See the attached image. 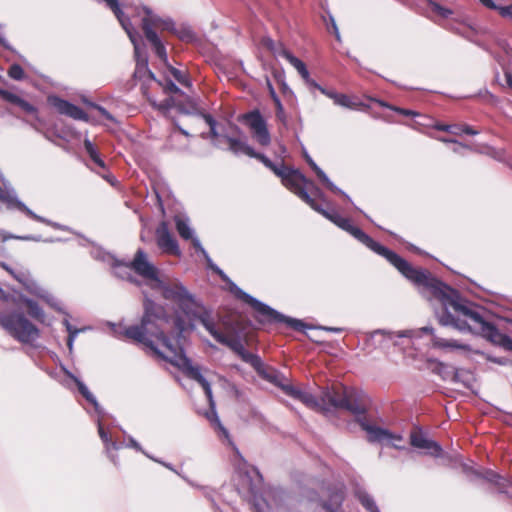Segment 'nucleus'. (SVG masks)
Returning a JSON list of instances; mask_svg holds the SVG:
<instances>
[{
    "label": "nucleus",
    "instance_id": "nucleus-1",
    "mask_svg": "<svg viewBox=\"0 0 512 512\" xmlns=\"http://www.w3.org/2000/svg\"><path fill=\"white\" fill-rule=\"evenodd\" d=\"M143 306L144 313L139 325L122 327L115 323H109L113 329L114 336L117 338L126 337L145 345L153 354L170 362L187 376L197 381L203 388L211 408L206 413L207 419L213 425L218 437L225 439L239 453L230 438L228 430L222 425L217 415L210 383L202 375L200 368L192 365L191 360L184 352L182 344L184 340L183 333L188 327L194 329V321H199L216 341L221 337L223 333L217 329L212 310L206 308L199 301V306L193 307V311L186 315L189 319L188 324L179 315L175 317L169 316L163 306L157 304L146 295Z\"/></svg>",
    "mask_w": 512,
    "mask_h": 512
},
{
    "label": "nucleus",
    "instance_id": "nucleus-2",
    "mask_svg": "<svg viewBox=\"0 0 512 512\" xmlns=\"http://www.w3.org/2000/svg\"><path fill=\"white\" fill-rule=\"evenodd\" d=\"M423 297L437 299L442 312L438 314V322L444 327H453L460 332L486 333L496 337L503 348L512 351V338L500 333L497 328L486 321L481 307L466 300L451 286L434 277L430 272L418 287Z\"/></svg>",
    "mask_w": 512,
    "mask_h": 512
},
{
    "label": "nucleus",
    "instance_id": "nucleus-3",
    "mask_svg": "<svg viewBox=\"0 0 512 512\" xmlns=\"http://www.w3.org/2000/svg\"><path fill=\"white\" fill-rule=\"evenodd\" d=\"M301 178V180H296V178H293L291 183H285L284 186L290 189L313 210L317 211L336 226L352 235L357 241L365 245L376 254L384 257L406 279L411 281L417 287H419L423 280L427 278V274L429 273L428 270L413 267L397 253L374 241L368 234H366L360 228L354 226L348 218L341 216L336 210H327L317 204L311 195L301 187V185L306 182V177L302 174Z\"/></svg>",
    "mask_w": 512,
    "mask_h": 512
},
{
    "label": "nucleus",
    "instance_id": "nucleus-4",
    "mask_svg": "<svg viewBox=\"0 0 512 512\" xmlns=\"http://www.w3.org/2000/svg\"><path fill=\"white\" fill-rule=\"evenodd\" d=\"M326 399L330 401V412L337 409H343L357 416V422L367 433L370 442H390L392 440H401L398 435H394L387 429L370 424L363 416L365 407L350 393L333 388L332 392H327Z\"/></svg>",
    "mask_w": 512,
    "mask_h": 512
},
{
    "label": "nucleus",
    "instance_id": "nucleus-5",
    "mask_svg": "<svg viewBox=\"0 0 512 512\" xmlns=\"http://www.w3.org/2000/svg\"><path fill=\"white\" fill-rule=\"evenodd\" d=\"M422 334H430L432 336V345L434 348L442 350H469V345L459 343L456 340L445 339L435 335L434 329L431 326H425L419 329L403 330L399 332L375 330L370 333L368 340L374 348L387 349L391 346H399L400 339L402 338H419Z\"/></svg>",
    "mask_w": 512,
    "mask_h": 512
},
{
    "label": "nucleus",
    "instance_id": "nucleus-6",
    "mask_svg": "<svg viewBox=\"0 0 512 512\" xmlns=\"http://www.w3.org/2000/svg\"><path fill=\"white\" fill-rule=\"evenodd\" d=\"M231 132L228 135H222L223 139L228 143V150L234 155H246L251 158L258 159L265 167L273 171L278 177L281 178L283 185L285 183H291L292 177L296 180H301L302 173L298 170L289 168L283 163L275 164L268 157L262 153L256 152L246 140V136L243 134L241 128L237 125H231Z\"/></svg>",
    "mask_w": 512,
    "mask_h": 512
},
{
    "label": "nucleus",
    "instance_id": "nucleus-7",
    "mask_svg": "<svg viewBox=\"0 0 512 512\" xmlns=\"http://www.w3.org/2000/svg\"><path fill=\"white\" fill-rule=\"evenodd\" d=\"M231 291L235 296L249 304L257 313L256 320L261 324L284 323L294 330L302 331L306 325L299 319L286 316L264 302L243 291L236 284L231 283Z\"/></svg>",
    "mask_w": 512,
    "mask_h": 512
},
{
    "label": "nucleus",
    "instance_id": "nucleus-8",
    "mask_svg": "<svg viewBox=\"0 0 512 512\" xmlns=\"http://www.w3.org/2000/svg\"><path fill=\"white\" fill-rule=\"evenodd\" d=\"M0 327L24 345L37 347L40 330L21 311L0 312Z\"/></svg>",
    "mask_w": 512,
    "mask_h": 512
},
{
    "label": "nucleus",
    "instance_id": "nucleus-9",
    "mask_svg": "<svg viewBox=\"0 0 512 512\" xmlns=\"http://www.w3.org/2000/svg\"><path fill=\"white\" fill-rule=\"evenodd\" d=\"M252 507L255 512H271L273 507L295 512H303L301 504L303 499H298L280 488H274L266 493L265 497L258 496L256 486L250 488Z\"/></svg>",
    "mask_w": 512,
    "mask_h": 512
},
{
    "label": "nucleus",
    "instance_id": "nucleus-10",
    "mask_svg": "<svg viewBox=\"0 0 512 512\" xmlns=\"http://www.w3.org/2000/svg\"><path fill=\"white\" fill-rule=\"evenodd\" d=\"M153 289L160 290L162 297L176 304L185 315L191 313L193 307L199 306V300L179 280H160Z\"/></svg>",
    "mask_w": 512,
    "mask_h": 512
},
{
    "label": "nucleus",
    "instance_id": "nucleus-11",
    "mask_svg": "<svg viewBox=\"0 0 512 512\" xmlns=\"http://www.w3.org/2000/svg\"><path fill=\"white\" fill-rule=\"evenodd\" d=\"M266 45L276 56L286 59L298 71L301 77L305 79L312 87L318 89L323 95L332 99L334 103L336 102L339 93L333 89L324 88L321 85H319L316 81L311 80L309 78V71L303 61L294 56L282 44L276 45L274 41L271 39L267 40Z\"/></svg>",
    "mask_w": 512,
    "mask_h": 512
},
{
    "label": "nucleus",
    "instance_id": "nucleus-12",
    "mask_svg": "<svg viewBox=\"0 0 512 512\" xmlns=\"http://www.w3.org/2000/svg\"><path fill=\"white\" fill-rule=\"evenodd\" d=\"M124 30L134 47V57L136 61L133 74L134 78L138 80L148 78L157 81L154 73L148 68V59L140 34L135 30L133 25L124 28Z\"/></svg>",
    "mask_w": 512,
    "mask_h": 512
},
{
    "label": "nucleus",
    "instance_id": "nucleus-13",
    "mask_svg": "<svg viewBox=\"0 0 512 512\" xmlns=\"http://www.w3.org/2000/svg\"><path fill=\"white\" fill-rule=\"evenodd\" d=\"M130 267L137 275L147 281L151 289L161 280L157 267L148 260L147 254L142 249L137 250L133 260L130 262Z\"/></svg>",
    "mask_w": 512,
    "mask_h": 512
},
{
    "label": "nucleus",
    "instance_id": "nucleus-14",
    "mask_svg": "<svg viewBox=\"0 0 512 512\" xmlns=\"http://www.w3.org/2000/svg\"><path fill=\"white\" fill-rule=\"evenodd\" d=\"M145 15L142 17V29L146 39L152 45L155 54L167 64L168 55L164 44L161 42L157 33L152 29V24H156L159 20L154 13L147 7H143Z\"/></svg>",
    "mask_w": 512,
    "mask_h": 512
},
{
    "label": "nucleus",
    "instance_id": "nucleus-15",
    "mask_svg": "<svg viewBox=\"0 0 512 512\" xmlns=\"http://www.w3.org/2000/svg\"><path fill=\"white\" fill-rule=\"evenodd\" d=\"M242 119L248 125L253 138L262 146H268L271 142V136L267 128V123L259 110L250 111L242 116Z\"/></svg>",
    "mask_w": 512,
    "mask_h": 512
},
{
    "label": "nucleus",
    "instance_id": "nucleus-16",
    "mask_svg": "<svg viewBox=\"0 0 512 512\" xmlns=\"http://www.w3.org/2000/svg\"><path fill=\"white\" fill-rule=\"evenodd\" d=\"M150 104L158 109L163 114L169 112L170 109L176 108L182 114H196L197 105L194 99L189 96H185V100H180L174 96H169L161 102L149 98Z\"/></svg>",
    "mask_w": 512,
    "mask_h": 512
},
{
    "label": "nucleus",
    "instance_id": "nucleus-17",
    "mask_svg": "<svg viewBox=\"0 0 512 512\" xmlns=\"http://www.w3.org/2000/svg\"><path fill=\"white\" fill-rule=\"evenodd\" d=\"M345 499L344 486L337 485L330 489L329 499L327 502L315 501L314 498L307 500V503L313 509V512H339Z\"/></svg>",
    "mask_w": 512,
    "mask_h": 512
},
{
    "label": "nucleus",
    "instance_id": "nucleus-18",
    "mask_svg": "<svg viewBox=\"0 0 512 512\" xmlns=\"http://www.w3.org/2000/svg\"><path fill=\"white\" fill-rule=\"evenodd\" d=\"M217 342L229 347L244 362L249 363L254 368L258 369L262 365L261 358L258 355L247 351L239 338H231L223 333Z\"/></svg>",
    "mask_w": 512,
    "mask_h": 512
},
{
    "label": "nucleus",
    "instance_id": "nucleus-19",
    "mask_svg": "<svg viewBox=\"0 0 512 512\" xmlns=\"http://www.w3.org/2000/svg\"><path fill=\"white\" fill-rule=\"evenodd\" d=\"M156 243L159 249L165 254L174 256L181 255L178 242L169 231L165 222H162L156 229Z\"/></svg>",
    "mask_w": 512,
    "mask_h": 512
},
{
    "label": "nucleus",
    "instance_id": "nucleus-20",
    "mask_svg": "<svg viewBox=\"0 0 512 512\" xmlns=\"http://www.w3.org/2000/svg\"><path fill=\"white\" fill-rule=\"evenodd\" d=\"M439 373L442 375L444 380L451 377V381L454 383L462 384L464 388H472L474 383L473 374L465 369H457L443 363L439 364Z\"/></svg>",
    "mask_w": 512,
    "mask_h": 512
},
{
    "label": "nucleus",
    "instance_id": "nucleus-21",
    "mask_svg": "<svg viewBox=\"0 0 512 512\" xmlns=\"http://www.w3.org/2000/svg\"><path fill=\"white\" fill-rule=\"evenodd\" d=\"M474 475L495 485L500 493L512 495V481L490 469L474 470Z\"/></svg>",
    "mask_w": 512,
    "mask_h": 512
},
{
    "label": "nucleus",
    "instance_id": "nucleus-22",
    "mask_svg": "<svg viewBox=\"0 0 512 512\" xmlns=\"http://www.w3.org/2000/svg\"><path fill=\"white\" fill-rule=\"evenodd\" d=\"M50 104L60 113L66 116H69L75 120H83L87 121V114L80 107L70 103L67 100L61 99L59 97H50Z\"/></svg>",
    "mask_w": 512,
    "mask_h": 512
},
{
    "label": "nucleus",
    "instance_id": "nucleus-23",
    "mask_svg": "<svg viewBox=\"0 0 512 512\" xmlns=\"http://www.w3.org/2000/svg\"><path fill=\"white\" fill-rule=\"evenodd\" d=\"M333 387H322L319 397L307 392L303 404L310 409L321 411L325 414L330 412V401L326 399L327 392H332Z\"/></svg>",
    "mask_w": 512,
    "mask_h": 512
},
{
    "label": "nucleus",
    "instance_id": "nucleus-24",
    "mask_svg": "<svg viewBox=\"0 0 512 512\" xmlns=\"http://www.w3.org/2000/svg\"><path fill=\"white\" fill-rule=\"evenodd\" d=\"M62 370L69 378H71L76 383L80 394L94 407V410L97 413V415L100 417H104V409L100 406L96 397L90 392L88 387L65 367H62Z\"/></svg>",
    "mask_w": 512,
    "mask_h": 512
},
{
    "label": "nucleus",
    "instance_id": "nucleus-25",
    "mask_svg": "<svg viewBox=\"0 0 512 512\" xmlns=\"http://www.w3.org/2000/svg\"><path fill=\"white\" fill-rule=\"evenodd\" d=\"M410 438L412 446L419 449H424L427 451L428 454L434 457L441 456L443 450L442 447L437 442L426 438L421 433H412Z\"/></svg>",
    "mask_w": 512,
    "mask_h": 512
},
{
    "label": "nucleus",
    "instance_id": "nucleus-26",
    "mask_svg": "<svg viewBox=\"0 0 512 512\" xmlns=\"http://www.w3.org/2000/svg\"><path fill=\"white\" fill-rule=\"evenodd\" d=\"M2 267L7 270L18 282H20L28 292L37 297H46L42 292L43 289L27 274L26 272H15L10 269L5 263Z\"/></svg>",
    "mask_w": 512,
    "mask_h": 512
},
{
    "label": "nucleus",
    "instance_id": "nucleus-27",
    "mask_svg": "<svg viewBox=\"0 0 512 512\" xmlns=\"http://www.w3.org/2000/svg\"><path fill=\"white\" fill-rule=\"evenodd\" d=\"M199 115L204 119V121L210 127L209 133H201V137L203 139L212 138V140H213L212 144L215 147L222 149L221 140H224L222 135H228L229 133L228 132H218L217 121L214 119V117L212 115L207 114V113H202V112L199 113Z\"/></svg>",
    "mask_w": 512,
    "mask_h": 512
},
{
    "label": "nucleus",
    "instance_id": "nucleus-28",
    "mask_svg": "<svg viewBox=\"0 0 512 512\" xmlns=\"http://www.w3.org/2000/svg\"><path fill=\"white\" fill-rule=\"evenodd\" d=\"M305 159L312 170L316 173L319 180L332 192L338 193L345 197L348 201H351V198L348 194H346L343 190L338 188L326 175V173L314 162V160L308 155H305Z\"/></svg>",
    "mask_w": 512,
    "mask_h": 512
},
{
    "label": "nucleus",
    "instance_id": "nucleus-29",
    "mask_svg": "<svg viewBox=\"0 0 512 512\" xmlns=\"http://www.w3.org/2000/svg\"><path fill=\"white\" fill-rule=\"evenodd\" d=\"M115 264H110V266L114 270V275L120 279L127 280L128 282L136 285L141 286L142 282L138 280L135 276L132 275L130 262H122L119 259L116 258Z\"/></svg>",
    "mask_w": 512,
    "mask_h": 512
},
{
    "label": "nucleus",
    "instance_id": "nucleus-30",
    "mask_svg": "<svg viewBox=\"0 0 512 512\" xmlns=\"http://www.w3.org/2000/svg\"><path fill=\"white\" fill-rule=\"evenodd\" d=\"M16 205L20 208V212L21 213H23L27 217H29V218L37 221V222L44 223V224H46L48 226H51V227H53L55 229L64 230V231L68 230L67 226H64V225L59 224L57 222L51 221V220H49V219H47L45 217L37 215L30 208H28L24 202H16Z\"/></svg>",
    "mask_w": 512,
    "mask_h": 512
},
{
    "label": "nucleus",
    "instance_id": "nucleus-31",
    "mask_svg": "<svg viewBox=\"0 0 512 512\" xmlns=\"http://www.w3.org/2000/svg\"><path fill=\"white\" fill-rule=\"evenodd\" d=\"M264 379L279 387L285 393V387H290L291 383L288 378L275 369H268L262 373Z\"/></svg>",
    "mask_w": 512,
    "mask_h": 512
},
{
    "label": "nucleus",
    "instance_id": "nucleus-32",
    "mask_svg": "<svg viewBox=\"0 0 512 512\" xmlns=\"http://www.w3.org/2000/svg\"><path fill=\"white\" fill-rule=\"evenodd\" d=\"M355 496L367 512H381L374 497L363 488L355 489Z\"/></svg>",
    "mask_w": 512,
    "mask_h": 512
},
{
    "label": "nucleus",
    "instance_id": "nucleus-33",
    "mask_svg": "<svg viewBox=\"0 0 512 512\" xmlns=\"http://www.w3.org/2000/svg\"><path fill=\"white\" fill-rule=\"evenodd\" d=\"M175 226L177 229V232L183 238L184 240H191L195 237V231L190 226V222L188 217L183 215H176L174 217Z\"/></svg>",
    "mask_w": 512,
    "mask_h": 512
},
{
    "label": "nucleus",
    "instance_id": "nucleus-34",
    "mask_svg": "<svg viewBox=\"0 0 512 512\" xmlns=\"http://www.w3.org/2000/svg\"><path fill=\"white\" fill-rule=\"evenodd\" d=\"M20 302L23 303L27 307L28 315L34 320L44 323L45 322V313L43 309L39 306V304L25 296H21Z\"/></svg>",
    "mask_w": 512,
    "mask_h": 512
},
{
    "label": "nucleus",
    "instance_id": "nucleus-35",
    "mask_svg": "<svg viewBox=\"0 0 512 512\" xmlns=\"http://www.w3.org/2000/svg\"><path fill=\"white\" fill-rule=\"evenodd\" d=\"M0 201L4 202L8 210H15L20 212V208L16 202H22L14 189L3 191L0 187Z\"/></svg>",
    "mask_w": 512,
    "mask_h": 512
},
{
    "label": "nucleus",
    "instance_id": "nucleus-36",
    "mask_svg": "<svg viewBox=\"0 0 512 512\" xmlns=\"http://www.w3.org/2000/svg\"><path fill=\"white\" fill-rule=\"evenodd\" d=\"M98 417H99L98 420H97L98 433H99V436H100L101 440L105 444L106 449L108 451H109L110 447L115 449V450L120 449L121 445L118 444L117 442L112 441L111 438L109 437L108 433L104 430L103 425H102V418L103 417H100V416H98Z\"/></svg>",
    "mask_w": 512,
    "mask_h": 512
},
{
    "label": "nucleus",
    "instance_id": "nucleus-37",
    "mask_svg": "<svg viewBox=\"0 0 512 512\" xmlns=\"http://www.w3.org/2000/svg\"><path fill=\"white\" fill-rule=\"evenodd\" d=\"M91 256L99 261L105 262L108 265L115 264L116 257L110 254L109 252H106L102 250L101 248H93L91 251Z\"/></svg>",
    "mask_w": 512,
    "mask_h": 512
},
{
    "label": "nucleus",
    "instance_id": "nucleus-38",
    "mask_svg": "<svg viewBox=\"0 0 512 512\" xmlns=\"http://www.w3.org/2000/svg\"><path fill=\"white\" fill-rule=\"evenodd\" d=\"M167 69L170 72V74L173 76L175 81H177L178 83H180L181 85L186 86V87L192 86V83L185 72H183L175 67H172L171 65H167Z\"/></svg>",
    "mask_w": 512,
    "mask_h": 512
},
{
    "label": "nucleus",
    "instance_id": "nucleus-39",
    "mask_svg": "<svg viewBox=\"0 0 512 512\" xmlns=\"http://www.w3.org/2000/svg\"><path fill=\"white\" fill-rule=\"evenodd\" d=\"M484 6L490 9H496L499 11L500 15L503 17H508L512 19V4L508 6H497L493 0H479Z\"/></svg>",
    "mask_w": 512,
    "mask_h": 512
},
{
    "label": "nucleus",
    "instance_id": "nucleus-40",
    "mask_svg": "<svg viewBox=\"0 0 512 512\" xmlns=\"http://www.w3.org/2000/svg\"><path fill=\"white\" fill-rule=\"evenodd\" d=\"M485 154L490 156L491 158L495 159L496 161L504 163L506 165L510 161L505 149H497L494 147H488Z\"/></svg>",
    "mask_w": 512,
    "mask_h": 512
},
{
    "label": "nucleus",
    "instance_id": "nucleus-41",
    "mask_svg": "<svg viewBox=\"0 0 512 512\" xmlns=\"http://www.w3.org/2000/svg\"><path fill=\"white\" fill-rule=\"evenodd\" d=\"M335 105L341 106L347 109H356L363 104L360 102L353 101L348 95L339 93L336 99Z\"/></svg>",
    "mask_w": 512,
    "mask_h": 512
},
{
    "label": "nucleus",
    "instance_id": "nucleus-42",
    "mask_svg": "<svg viewBox=\"0 0 512 512\" xmlns=\"http://www.w3.org/2000/svg\"><path fill=\"white\" fill-rule=\"evenodd\" d=\"M63 324L66 327V330L68 332L67 346H68L69 351L72 352L74 341H75L77 335L82 330L77 329L74 326H72L68 319H64Z\"/></svg>",
    "mask_w": 512,
    "mask_h": 512
},
{
    "label": "nucleus",
    "instance_id": "nucleus-43",
    "mask_svg": "<svg viewBox=\"0 0 512 512\" xmlns=\"http://www.w3.org/2000/svg\"><path fill=\"white\" fill-rule=\"evenodd\" d=\"M163 87L164 92L169 94H177L185 98V93L170 79H165L164 82L157 81Z\"/></svg>",
    "mask_w": 512,
    "mask_h": 512
},
{
    "label": "nucleus",
    "instance_id": "nucleus-44",
    "mask_svg": "<svg viewBox=\"0 0 512 512\" xmlns=\"http://www.w3.org/2000/svg\"><path fill=\"white\" fill-rule=\"evenodd\" d=\"M267 86H268L269 94H270L273 102L275 103V106L277 109V116H278V118H282L284 116V107L281 103V100L278 97L273 85L271 84V82L269 80H267Z\"/></svg>",
    "mask_w": 512,
    "mask_h": 512
},
{
    "label": "nucleus",
    "instance_id": "nucleus-45",
    "mask_svg": "<svg viewBox=\"0 0 512 512\" xmlns=\"http://www.w3.org/2000/svg\"><path fill=\"white\" fill-rule=\"evenodd\" d=\"M449 28L457 34L468 37L471 34V27L464 22L451 21Z\"/></svg>",
    "mask_w": 512,
    "mask_h": 512
},
{
    "label": "nucleus",
    "instance_id": "nucleus-46",
    "mask_svg": "<svg viewBox=\"0 0 512 512\" xmlns=\"http://www.w3.org/2000/svg\"><path fill=\"white\" fill-rule=\"evenodd\" d=\"M307 390L301 389L299 387H296L294 385H290V387H285V394L292 397L293 399H296L303 403L305 396L307 394Z\"/></svg>",
    "mask_w": 512,
    "mask_h": 512
},
{
    "label": "nucleus",
    "instance_id": "nucleus-47",
    "mask_svg": "<svg viewBox=\"0 0 512 512\" xmlns=\"http://www.w3.org/2000/svg\"><path fill=\"white\" fill-rule=\"evenodd\" d=\"M440 140L444 143L452 144L451 150L455 154L464 155L463 151L465 149H471L470 146L464 145L454 139L440 138Z\"/></svg>",
    "mask_w": 512,
    "mask_h": 512
},
{
    "label": "nucleus",
    "instance_id": "nucleus-48",
    "mask_svg": "<svg viewBox=\"0 0 512 512\" xmlns=\"http://www.w3.org/2000/svg\"><path fill=\"white\" fill-rule=\"evenodd\" d=\"M159 20L156 24H152L153 27H161L163 30L176 32L175 23L171 18L162 19L158 17L156 14H154Z\"/></svg>",
    "mask_w": 512,
    "mask_h": 512
},
{
    "label": "nucleus",
    "instance_id": "nucleus-49",
    "mask_svg": "<svg viewBox=\"0 0 512 512\" xmlns=\"http://www.w3.org/2000/svg\"><path fill=\"white\" fill-rule=\"evenodd\" d=\"M177 129H178V132H172L169 136V140H168V144L170 145L171 148H174V149H184L186 147V145H184L183 147H176L174 145V141L179 137V134L187 137V138H191L192 135L185 129L181 128L180 126H177Z\"/></svg>",
    "mask_w": 512,
    "mask_h": 512
},
{
    "label": "nucleus",
    "instance_id": "nucleus-50",
    "mask_svg": "<svg viewBox=\"0 0 512 512\" xmlns=\"http://www.w3.org/2000/svg\"><path fill=\"white\" fill-rule=\"evenodd\" d=\"M429 6L433 12L437 13L438 15H440L443 18H449L453 14L452 10L441 6L437 2L430 1Z\"/></svg>",
    "mask_w": 512,
    "mask_h": 512
},
{
    "label": "nucleus",
    "instance_id": "nucleus-51",
    "mask_svg": "<svg viewBox=\"0 0 512 512\" xmlns=\"http://www.w3.org/2000/svg\"><path fill=\"white\" fill-rule=\"evenodd\" d=\"M8 76L14 80H22L25 76L23 68L19 64H12L8 70Z\"/></svg>",
    "mask_w": 512,
    "mask_h": 512
},
{
    "label": "nucleus",
    "instance_id": "nucleus-52",
    "mask_svg": "<svg viewBox=\"0 0 512 512\" xmlns=\"http://www.w3.org/2000/svg\"><path fill=\"white\" fill-rule=\"evenodd\" d=\"M84 148L92 161H95L96 159L101 157L97 148L88 138L84 140Z\"/></svg>",
    "mask_w": 512,
    "mask_h": 512
},
{
    "label": "nucleus",
    "instance_id": "nucleus-53",
    "mask_svg": "<svg viewBox=\"0 0 512 512\" xmlns=\"http://www.w3.org/2000/svg\"><path fill=\"white\" fill-rule=\"evenodd\" d=\"M84 148L92 161H95L96 159L101 157L97 148L88 138L84 140Z\"/></svg>",
    "mask_w": 512,
    "mask_h": 512
},
{
    "label": "nucleus",
    "instance_id": "nucleus-54",
    "mask_svg": "<svg viewBox=\"0 0 512 512\" xmlns=\"http://www.w3.org/2000/svg\"><path fill=\"white\" fill-rule=\"evenodd\" d=\"M301 187L306 191H310L314 196L323 198V192L319 189L312 181H309L306 178V182H304ZM309 194V192H307Z\"/></svg>",
    "mask_w": 512,
    "mask_h": 512
},
{
    "label": "nucleus",
    "instance_id": "nucleus-55",
    "mask_svg": "<svg viewBox=\"0 0 512 512\" xmlns=\"http://www.w3.org/2000/svg\"><path fill=\"white\" fill-rule=\"evenodd\" d=\"M0 98H2L3 100H5L9 103L17 105V103L19 102L21 97H19L18 95L14 94L10 91L0 88Z\"/></svg>",
    "mask_w": 512,
    "mask_h": 512
},
{
    "label": "nucleus",
    "instance_id": "nucleus-56",
    "mask_svg": "<svg viewBox=\"0 0 512 512\" xmlns=\"http://www.w3.org/2000/svg\"><path fill=\"white\" fill-rule=\"evenodd\" d=\"M8 238L11 239H18L22 241H34V242H53L52 239L43 240L41 235H24V236H17V235H10Z\"/></svg>",
    "mask_w": 512,
    "mask_h": 512
},
{
    "label": "nucleus",
    "instance_id": "nucleus-57",
    "mask_svg": "<svg viewBox=\"0 0 512 512\" xmlns=\"http://www.w3.org/2000/svg\"><path fill=\"white\" fill-rule=\"evenodd\" d=\"M327 25V29L330 31V29L332 30V32L334 33L337 41H341V36H340V32H339V29L337 27V24H336V21L334 19V17L329 14V23L326 24Z\"/></svg>",
    "mask_w": 512,
    "mask_h": 512
},
{
    "label": "nucleus",
    "instance_id": "nucleus-58",
    "mask_svg": "<svg viewBox=\"0 0 512 512\" xmlns=\"http://www.w3.org/2000/svg\"><path fill=\"white\" fill-rule=\"evenodd\" d=\"M91 106L96 109L100 114L101 116H103L105 119L109 120V121H114V117L101 105H98V104H94V103H91Z\"/></svg>",
    "mask_w": 512,
    "mask_h": 512
},
{
    "label": "nucleus",
    "instance_id": "nucleus-59",
    "mask_svg": "<svg viewBox=\"0 0 512 512\" xmlns=\"http://www.w3.org/2000/svg\"><path fill=\"white\" fill-rule=\"evenodd\" d=\"M17 105L22 108L25 112L27 113H35L36 112V108L30 104L29 102H27L26 100L20 98L19 102L17 103Z\"/></svg>",
    "mask_w": 512,
    "mask_h": 512
},
{
    "label": "nucleus",
    "instance_id": "nucleus-60",
    "mask_svg": "<svg viewBox=\"0 0 512 512\" xmlns=\"http://www.w3.org/2000/svg\"><path fill=\"white\" fill-rule=\"evenodd\" d=\"M191 243L198 253H200L202 256H207V251L204 249L197 236L191 239Z\"/></svg>",
    "mask_w": 512,
    "mask_h": 512
},
{
    "label": "nucleus",
    "instance_id": "nucleus-61",
    "mask_svg": "<svg viewBox=\"0 0 512 512\" xmlns=\"http://www.w3.org/2000/svg\"><path fill=\"white\" fill-rule=\"evenodd\" d=\"M393 111L403 115V116H409V117H416L418 116L419 114L414 111V110H410V109H405V108H400V107H393Z\"/></svg>",
    "mask_w": 512,
    "mask_h": 512
},
{
    "label": "nucleus",
    "instance_id": "nucleus-62",
    "mask_svg": "<svg viewBox=\"0 0 512 512\" xmlns=\"http://www.w3.org/2000/svg\"><path fill=\"white\" fill-rule=\"evenodd\" d=\"M182 40L190 41L194 38V34L190 29L183 28L181 31H176Z\"/></svg>",
    "mask_w": 512,
    "mask_h": 512
},
{
    "label": "nucleus",
    "instance_id": "nucleus-63",
    "mask_svg": "<svg viewBox=\"0 0 512 512\" xmlns=\"http://www.w3.org/2000/svg\"><path fill=\"white\" fill-rule=\"evenodd\" d=\"M46 297H41L42 299H44L50 306L56 308V309H59L58 306H57V299L54 298L52 295H50L47 291H45L43 289V292H42Z\"/></svg>",
    "mask_w": 512,
    "mask_h": 512
},
{
    "label": "nucleus",
    "instance_id": "nucleus-64",
    "mask_svg": "<svg viewBox=\"0 0 512 512\" xmlns=\"http://www.w3.org/2000/svg\"><path fill=\"white\" fill-rule=\"evenodd\" d=\"M462 133H465V134H468V135H477L479 132L477 130H475L474 128H472L471 126L467 125V124H463V125H459V127H457Z\"/></svg>",
    "mask_w": 512,
    "mask_h": 512
}]
</instances>
